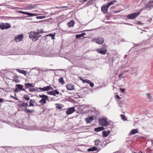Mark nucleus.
I'll use <instances>...</instances> for the list:
<instances>
[{
    "instance_id": "8",
    "label": "nucleus",
    "mask_w": 153,
    "mask_h": 153,
    "mask_svg": "<svg viewBox=\"0 0 153 153\" xmlns=\"http://www.w3.org/2000/svg\"><path fill=\"white\" fill-rule=\"evenodd\" d=\"M53 89V88L51 87L50 86H47L43 88L40 87L38 88V89L42 91H47L50 90H52Z\"/></svg>"
},
{
    "instance_id": "49",
    "label": "nucleus",
    "mask_w": 153,
    "mask_h": 153,
    "mask_svg": "<svg viewBox=\"0 0 153 153\" xmlns=\"http://www.w3.org/2000/svg\"><path fill=\"white\" fill-rule=\"evenodd\" d=\"M13 81H15L16 82H19V80L17 79H15L13 80Z\"/></svg>"
},
{
    "instance_id": "57",
    "label": "nucleus",
    "mask_w": 153,
    "mask_h": 153,
    "mask_svg": "<svg viewBox=\"0 0 153 153\" xmlns=\"http://www.w3.org/2000/svg\"><path fill=\"white\" fill-rule=\"evenodd\" d=\"M148 22L149 23H150L151 22H152V21H151L150 20H148Z\"/></svg>"
},
{
    "instance_id": "36",
    "label": "nucleus",
    "mask_w": 153,
    "mask_h": 153,
    "mask_svg": "<svg viewBox=\"0 0 153 153\" xmlns=\"http://www.w3.org/2000/svg\"><path fill=\"white\" fill-rule=\"evenodd\" d=\"M100 142V141L99 139L96 140L94 141V144L95 146H97L98 145Z\"/></svg>"
},
{
    "instance_id": "29",
    "label": "nucleus",
    "mask_w": 153,
    "mask_h": 153,
    "mask_svg": "<svg viewBox=\"0 0 153 153\" xmlns=\"http://www.w3.org/2000/svg\"><path fill=\"white\" fill-rule=\"evenodd\" d=\"M59 82L61 83L62 85H63L65 83L63 77L60 78L58 80Z\"/></svg>"
},
{
    "instance_id": "2",
    "label": "nucleus",
    "mask_w": 153,
    "mask_h": 153,
    "mask_svg": "<svg viewBox=\"0 0 153 153\" xmlns=\"http://www.w3.org/2000/svg\"><path fill=\"white\" fill-rule=\"evenodd\" d=\"M39 55L43 57H48L51 56V53L47 50H44L40 52Z\"/></svg>"
},
{
    "instance_id": "47",
    "label": "nucleus",
    "mask_w": 153,
    "mask_h": 153,
    "mask_svg": "<svg viewBox=\"0 0 153 153\" xmlns=\"http://www.w3.org/2000/svg\"><path fill=\"white\" fill-rule=\"evenodd\" d=\"M90 84V87H93L94 86V84L93 82H89V83Z\"/></svg>"
},
{
    "instance_id": "55",
    "label": "nucleus",
    "mask_w": 153,
    "mask_h": 153,
    "mask_svg": "<svg viewBox=\"0 0 153 153\" xmlns=\"http://www.w3.org/2000/svg\"><path fill=\"white\" fill-rule=\"evenodd\" d=\"M10 97H11L13 98V99H14V98H15V97H13V96H12V95H11V96H10Z\"/></svg>"
},
{
    "instance_id": "52",
    "label": "nucleus",
    "mask_w": 153,
    "mask_h": 153,
    "mask_svg": "<svg viewBox=\"0 0 153 153\" xmlns=\"http://www.w3.org/2000/svg\"><path fill=\"white\" fill-rule=\"evenodd\" d=\"M95 29H91V30H84V31H91L94 30Z\"/></svg>"
},
{
    "instance_id": "17",
    "label": "nucleus",
    "mask_w": 153,
    "mask_h": 153,
    "mask_svg": "<svg viewBox=\"0 0 153 153\" xmlns=\"http://www.w3.org/2000/svg\"><path fill=\"white\" fill-rule=\"evenodd\" d=\"M110 131H104L102 132V136L104 137H107L109 134Z\"/></svg>"
},
{
    "instance_id": "50",
    "label": "nucleus",
    "mask_w": 153,
    "mask_h": 153,
    "mask_svg": "<svg viewBox=\"0 0 153 153\" xmlns=\"http://www.w3.org/2000/svg\"><path fill=\"white\" fill-rule=\"evenodd\" d=\"M39 32H40V34L41 33H44V31L43 30V29H41L40 30Z\"/></svg>"
},
{
    "instance_id": "13",
    "label": "nucleus",
    "mask_w": 153,
    "mask_h": 153,
    "mask_svg": "<svg viewBox=\"0 0 153 153\" xmlns=\"http://www.w3.org/2000/svg\"><path fill=\"white\" fill-rule=\"evenodd\" d=\"M47 93L48 94L55 96L56 94H59V92L57 90H55L53 91L48 92H47Z\"/></svg>"
},
{
    "instance_id": "31",
    "label": "nucleus",
    "mask_w": 153,
    "mask_h": 153,
    "mask_svg": "<svg viewBox=\"0 0 153 153\" xmlns=\"http://www.w3.org/2000/svg\"><path fill=\"white\" fill-rule=\"evenodd\" d=\"M23 98L24 99L28 101L30 100L29 96L27 94H25L24 95Z\"/></svg>"
},
{
    "instance_id": "54",
    "label": "nucleus",
    "mask_w": 153,
    "mask_h": 153,
    "mask_svg": "<svg viewBox=\"0 0 153 153\" xmlns=\"http://www.w3.org/2000/svg\"><path fill=\"white\" fill-rule=\"evenodd\" d=\"M3 100V99L2 98H0V103L2 102Z\"/></svg>"
},
{
    "instance_id": "27",
    "label": "nucleus",
    "mask_w": 153,
    "mask_h": 153,
    "mask_svg": "<svg viewBox=\"0 0 153 153\" xmlns=\"http://www.w3.org/2000/svg\"><path fill=\"white\" fill-rule=\"evenodd\" d=\"M138 130L137 129H135L132 130L130 133L131 135H133L138 133Z\"/></svg>"
},
{
    "instance_id": "20",
    "label": "nucleus",
    "mask_w": 153,
    "mask_h": 153,
    "mask_svg": "<svg viewBox=\"0 0 153 153\" xmlns=\"http://www.w3.org/2000/svg\"><path fill=\"white\" fill-rule=\"evenodd\" d=\"M30 104L29 105V107L34 106V104H36L35 100H34L31 99L30 100Z\"/></svg>"
},
{
    "instance_id": "38",
    "label": "nucleus",
    "mask_w": 153,
    "mask_h": 153,
    "mask_svg": "<svg viewBox=\"0 0 153 153\" xmlns=\"http://www.w3.org/2000/svg\"><path fill=\"white\" fill-rule=\"evenodd\" d=\"M120 116L123 120L124 121L126 120L127 119L125 115L123 114H121Z\"/></svg>"
},
{
    "instance_id": "40",
    "label": "nucleus",
    "mask_w": 153,
    "mask_h": 153,
    "mask_svg": "<svg viewBox=\"0 0 153 153\" xmlns=\"http://www.w3.org/2000/svg\"><path fill=\"white\" fill-rule=\"evenodd\" d=\"M45 16H37L36 18L38 19H45Z\"/></svg>"
},
{
    "instance_id": "15",
    "label": "nucleus",
    "mask_w": 153,
    "mask_h": 153,
    "mask_svg": "<svg viewBox=\"0 0 153 153\" xmlns=\"http://www.w3.org/2000/svg\"><path fill=\"white\" fill-rule=\"evenodd\" d=\"M67 89L68 90H72L74 89V86L71 84H68L66 85Z\"/></svg>"
},
{
    "instance_id": "10",
    "label": "nucleus",
    "mask_w": 153,
    "mask_h": 153,
    "mask_svg": "<svg viewBox=\"0 0 153 153\" xmlns=\"http://www.w3.org/2000/svg\"><path fill=\"white\" fill-rule=\"evenodd\" d=\"M109 7L107 5L106 6L103 5L101 8V10L102 12L105 14H106L108 13V10Z\"/></svg>"
},
{
    "instance_id": "12",
    "label": "nucleus",
    "mask_w": 153,
    "mask_h": 153,
    "mask_svg": "<svg viewBox=\"0 0 153 153\" xmlns=\"http://www.w3.org/2000/svg\"><path fill=\"white\" fill-rule=\"evenodd\" d=\"M98 53L102 55H105L107 52V50L105 48H101L97 50Z\"/></svg>"
},
{
    "instance_id": "26",
    "label": "nucleus",
    "mask_w": 153,
    "mask_h": 153,
    "mask_svg": "<svg viewBox=\"0 0 153 153\" xmlns=\"http://www.w3.org/2000/svg\"><path fill=\"white\" fill-rule=\"evenodd\" d=\"M153 1H150L149 2L146 6V8H149L152 7H153V4H152V3Z\"/></svg>"
},
{
    "instance_id": "53",
    "label": "nucleus",
    "mask_w": 153,
    "mask_h": 153,
    "mask_svg": "<svg viewBox=\"0 0 153 153\" xmlns=\"http://www.w3.org/2000/svg\"><path fill=\"white\" fill-rule=\"evenodd\" d=\"M137 24L138 25H141L142 24V23L140 21H138L137 22Z\"/></svg>"
},
{
    "instance_id": "24",
    "label": "nucleus",
    "mask_w": 153,
    "mask_h": 153,
    "mask_svg": "<svg viewBox=\"0 0 153 153\" xmlns=\"http://www.w3.org/2000/svg\"><path fill=\"white\" fill-rule=\"evenodd\" d=\"M86 33H82L81 34H77L76 35V39H78L82 37H83L86 35Z\"/></svg>"
},
{
    "instance_id": "39",
    "label": "nucleus",
    "mask_w": 153,
    "mask_h": 153,
    "mask_svg": "<svg viewBox=\"0 0 153 153\" xmlns=\"http://www.w3.org/2000/svg\"><path fill=\"white\" fill-rule=\"evenodd\" d=\"M80 79L83 81V83L86 82L87 83H89L90 82V80H84L81 78H80Z\"/></svg>"
},
{
    "instance_id": "25",
    "label": "nucleus",
    "mask_w": 153,
    "mask_h": 153,
    "mask_svg": "<svg viewBox=\"0 0 153 153\" xmlns=\"http://www.w3.org/2000/svg\"><path fill=\"white\" fill-rule=\"evenodd\" d=\"M36 4H30L27 6V9L29 10H30L32 9H33L36 7Z\"/></svg>"
},
{
    "instance_id": "28",
    "label": "nucleus",
    "mask_w": 153,
    "mask_h": 153,
    "mask_svg": "<svg viewBox=\"0 0 153 153\" xmlns=\"http://www.w3.org/2000/svg\"><path fill=\"white\" fill-rule=\"evenodd\" d=\"M97 150V148L95 147H93L88 149L87 151L88 152H93Z\"/></svg>"
},
{
    "instance_id": "11",
    "label": "nucleus",
    "mask_w": 153,
    "mask_h": 153,
    "mask_svg": "<svg viewBox=\"0 0 153 153\" xmlns=\"http://www.w3.org/2000/svg\"><path fill=\"white\" fill-rule=\"evenodd\" d=\"M95 42L98 44H102L104 41V39L101 37H98L95 40Z\"/></svg>"
},
{
    "instance_id": "58",
    "label": "nucleus",
    "mask_w": 153,
    "mask_h": 153,
    "mask_svg": "<svg viewBox=\"0 0 153 153\" xmlns=\"http://www.w3.org/2000/svg\"><path fill=\"white\" fill-rule=\"evenodd\" d=\"M137 57V56H134L133 57V59H135Z\"/></svg>"
},
{
    "instance_id": "61",
    "label": "nucleus",
    "mask_w": 153,
    "mask_h": 153,
    "mask_svg": "<svg viewBox=\"0 0 153 153\" xmlns=\"http://www.w3.org/2000/svg\"><path fill=\"white\" fill-rule=\"evenodd\" d=\"M90 1H88V4H89V3H90Z\"/></svg>"
},
{
    "instance_id": "18",
    "label": "nucleus",
    "mask_w": 153,
    "mask_h": 153,
    "mask_svg": "<svg viewBox=\"0 0 153 153\" xmlns=\"http://www.w3.org/2000/svg\"><path fill=\"white\" fill-rule=\"evenodd\" d=\"M24 85L26 88H28L30 87H33L34 86L33 83H25Z\"/></svg>"
},
{
    "instance_id": "62",
    "label": "nucleus",
    "mask_w": 153,
    "mask_h": 153,
    "mask_svg": "<svg viewBox=\"0 0 153 153\" xmlns=\"http://www.w3.org/2000/svg\"><path fill=\"white\" fill-rule=\"evenodd\" d=\"M50 70L51 71H54V70L53 69H50Z\"/></svg>"
},
{
    "instance_id": "21",
    "label": "nucleus",
    "mask_w": 153,
    "mask_h": 153,
    "mask_svg": "<svg viewBox=\"0 0 153 153\" xmlns=\"http://www.w3.org/2000/svg\"><path fill=\"white\" fill-rule=\"evenodd\" d=\"M16 70L17 71L20 73L24 74L25 75H26V72L24 70H21L20 69H16Z\"/></svg>"
},
{
    "instance_id": "7",
    "label": "nucleus",
    "mask_w": 153,
    "mask_h": 153,
    "mask_svg": "<svg viewBox=\"0 0 153 153\" xmlns=\"http://www.w3.org/2000/svg\"><path fill=\"white\" fill-rule=\"evenodd\" d=\"M16 86H17L15 90L16 92L17 93L21 91H26L25 89L23 88V85L19 84H16Z\"/></svg>"
},
{
    "instance_id": "6",
    "label": "nucleus",
    "mask_w": 153,
    "mask_h": 153,
    "mask_svg": "<svg viewBox=\"0 0 153 153\" xmlns=\"http://www.w3.org/2000/svg\"><path fill=\"white\" fill-rule=\"evenodd\" d=\"M99 125L102 126H105L108 123L106 119L105 118H101L99 120Z\"/></svg>"
},
{
    "instance_id": "59",
    "label": "nucleus",
    "mask_w": 153,
    "mask_h": 153,
    "mask_svg": "<svg viewBox=\"0 0 153 153\" xmlns=\"http://www.w3.org/2000/svg\"><path fill=\"white\" fill-rule=\"evenodd\" d=\"M83 0V2H86V1H87L88 0Z\"/></svg>"
},
{
    "instance_id": "56",
    "label": "nucleus",
    "mask_w": 153,
    "mask_h": 153,
    "mask_svg": "<svg viewBox=\"0 0 153 153\" xmlns=\"http://www.w3.org/2000/svg\"><path fill=\"white\" fill-rule=\"evenodd\" d=\"M14 99H15V100H19V99H18V98L17 97H15Z\"/></svg>"
},
{
    "instance_id": "34",
    "label": "nucleus",
    "mask_w": 153,
    "mask_h": 153,
    "mask_svg": "<svg viewBox=\"0 0 153 153\" xmlns=\"http://www.w3.org/2000/svg\"><path fill=\"white\" fill-rule=\"evenodd\" d=\"M38 89V88H29V90L30 92L36 91Z\"/></svg>"
},
{
    "instance_id": "14",
    "label": "nucleus",
    "mask_w": 153,
    "mask_h": 153,
    "mask_svg": "<svg viewBox=\"0 0 153 153\" xmlns=\"http://www.w3.org/2000/svg\"><path fill=\"white\" fill-rule=\"evenodd\" d=\"M75 110L74 107L69 108L68 110L66 111V114L67 115L73 113Z\"/></svg>"
},
{
    "instance_id": "4",
    "label": "nucleus",
    "mask_w": 153,
    "mask_h": 153,
    "mask_svg": "<svg viewBox=\"0 0 153 153\" xmlns=\"http://www.w3.org/2000/svg\"><path fill=\"white\" fill-rule=\"evenodd\" d=\"M140 12L134 13L129 14L126 16V17L129 19L133 20L135 19L140 14Z\"/></svg>"
},
{
    "instance_id": "42",
    "label": "nucleus",
    "mask_w": 153,
    "mask_h": 153,
    "mask_svg": "<svg viewBox=\"0 0 153 153\" xmlns=\"http://www.w3.org/2000/svg\"><path fill=\"white\" fill-rule=\"evenodd\" d=\"M47 95H45L44 94H42V95H39V97L40 98H45Z\"/></svg>"
},
{
    "instance_id": "5",
    "label": "nucleus",
    "mask_w": 153,
    "mask_h": 153,
    "mask_svg": "<svg viewBox=\"0 0 153 153\" xmlns=\"http://www.w3.org/2000/svg\"><path fill=\"white\" fill-rule=\"evenodd\" d=\"M20 102H22L21 103H19L17 105L19 110L21 111L23 110L22 107L26 108L28 106V104L27 103H25L22 102V101H20Z\"/></svg>"
},
{
    "instance_id": "9",
    "label": "nucleus",
    "mask_w": 153,
    "mask_h": 153,
    "mask_svg": "<svg viewBox=\"0 0 153 153\" xmlns=\"http://www.w3.org/2000/svg\"><path fill=\"white\" fill-rule=\"evenodd\" d=\"M23 38V34L19 35L15 37L14 40L16 42H17L22 40Z\"/></svg>"
},
{
    "instance_id": "35",
    "label": "nucleus",
    "mask_w": 153,
    "mask_h": 153,
    "mask_svg": "<svg viewBox=\"0 0 153 153\" xmlns=\"http://www.w3.org/2000/svg\"><path fill=\"white\" fill-rule=\"evenodd\" d=\"M46 101H47L49 102L51 101H52L54 100H53V99L51 98H49L47 96H46L45 97Z\"/></svg>"
},
{
    "instance_id": "41",
    "label": "nucleus",
    "mask_w": 153,
    "mask_h": 153,
    "mask_svg": "<svg viewBox=\"0 0 153 153\" xmlns=\"http://www.w3.org/2000/svg\"><path fill=\"white\" fill-rule=\"evenodd\" d=\"M56 107L59 109H61L62 108L58 104H56Z\"/></svg>"
},
{
    "instance_id": "16",
    "label": "nucleus",
    "mask_w": 153,
    "mask_h": 153,
    "mask_svg": "<svg viewBox=\"0 0 153 153\" xmlns=\"http://www.w3.org/2000/svg\"><path fill=\"white\" fill-rule=\"evenodd\" d=\"M93 120V117H90L85 119V121L87 123H90Z\"/></svg>"
},
{
    "instance_id": "43",
    "label": "nucleus",
    "mask_w": 153,
    "mask_h": 153,
    "mask_svg": "<svg viewBox=\"0 0 153 153\" xmlns=\"http://www.w3.org/2000/svg\"><path fill=\"white\" fill-rule=\"evenodd\" d=\"M147 98L150 100H151L152 98L150 96V94L149 93L147 94Z\"/></svg>"
},
{
    "instance_id": "37",
    "label": "nucleus",
    "mask_w": 153,
    "mask_h": 153,
    "mask_svg": "<svg viewBox=\"0 0 153 153\" xmlns=\"http://www.w3.org/2000/svg\"><path fill=\"white\" fill-rule=\"evenodd\" d=\"M25 110L27 113H29L30 114L32 113L34 111V110H30L26 108L25 109Z\"/></svg>"
},
{
    "instance_id": "19",
    "label": "nucleus",
    "mask_w": 153,
    "mask_h": 153,
    "mask_svg": "<svg viewBox=\"0 0 153 153\" xmlns=\"http://www.w3.org/2000/svg\"><path fill=\"white\" fill-rule=\"evenodd\" d=\"M104 128L103 127H99L97 128H94V131L96 132H98L99 131L103 130Z\"/></svg>"
},
{
    "instance_id": "46",
    "label": "nucleus",
    "mask_w": 153,
    "mask_h": 153,
    "mask_svg": "<svg viewBox=\"0 0 153 153\" xmlns=\"http://www.w3.org/2000/svg\"><path fill=\"white\" fill-rule=\"evenodd\" d=\"M120 90L121 92L122 93H124L125 91V89L120 88Z\"/></svg>"
},
{
    "instance_id": "60",
    "label": "nucleus",
    "mask_w": 153,
    "mask_h": 153,
    "mask_svg": "<svg viewBox=\"0 0 153 153\" xmlns=\"http://www.w3.org/2000/svg\"><path fill=\"white\" fill-rule=\"evenodd\" d=\"M151 141L152 142V144L153 146V140H151Z\"/></svg>"
},
{
    "instance_id": "63",
    "label": "nucleus",
    "mask_w": 153,
    "mask_h": 153,
    "mask_svg": "<svg viewBox=\"0 0 153 153\" xmlns=\"http://www.w3.org/2000/svg\"><path fill=\"white\" fill-rule=\"evenodd\" d=\"M149 20H150V21H152V18H151L150 19H149Z\"/></svg>"
},
{
    "instance_id": "48",
    "label": "nucleus",
    "mask_w": 153,
    "mask_h": 153,
    "mask_svg": "<svg viewBox=\"0 0 153 153\" xmlns=\"http://www.w3.org/2000/svg\"><path fill=\"white\" fill-rule=\"evenodd\" d=\"M17 12H18V13H23V14H25L26 13V12H25L22 11H18Z\"/></svg>"
},
{
    "instance_id": "30",
    "label": "nucleus",
    "mask_w": 153,
    "mask_h": 153,
    "mask_svg": "<svg viewBox=\"0 0 153 153\" xmlns=\"http://www.w3.org/2000/svg\"><path fill=\"white\" fill-rule=\"evenodd\" d=\"M55 33L54 34H52V33H50L49 34L47 35L46 36H50L51 37V39L54 40L55 39Z\"/></svg>"
},
{
    "instance_id": "32",
    "label": "nucleus",
    "mask_w": 153,
    "mask_h": 153,
    "mask_svg": "<svg viewBox=\"0 0 153 153\" xmlns=\"http://www.w3.org/2000/svg\"><path fill=\"white\" fill-rule=\"evenodd\" d=\"M25 14H26L29 16H35L37 15V14H33L28 12H26Z\"/></svg>"
},
{
    "instance_id": "3",
    "label": "nucleus",
    "mask_w": 153,
    "mask_h": 153,
    "mask_svg": "<svg viewBox=\"0 0 153 153\" xmlns=\"http://www.w3.org/2000/svg\"><path fill=\"white\" fill-rule=\"evenodd\" d=\"M11 27V25L10 23H0V29L1 30L7 29Z\"/></svg>"
},
{
    "instance_id": "22",
    "label": "nucleus",
    "mask_w": 153,
    "mask_h": 153,
    "mask_svg": "<svg viewBox=\"0 0 153 153\" xmlns=\"http://www.w3.org/2000/svg\"><path fill=\"white\" fill-rule=\"evenodd\" d=\"M75 22L73 21H71L67 23V25L69 27H72L74 25Z\"/></svg>"
},
{
    "instance_id": "51",
    "label": "nucleus",
    "mask_w": 153,
    "mask_h": 153,
    "mask_svg": "<svg viewBox=\"0 0 153 153\" xmlns=\"http://www.w3.org/2000/svg\"><path fill=\"white\" fill-rule=\"evenodd\" d=\"M116 98L117 99H120V96L118 95H117L116 96Z\"/></svg>"
},
{
    "instance_id": "45",
    "label": "nucleus",
    "mask_w": 153,
    "mask_h": 153,
    "mask_svg": "<svg viewBox=\"0 0 153 153\" xmlns=\"http://www.w3.org/2000/svg\"><path fill=\"white\" fill-rule=\"evenodd\" d=\"M123 73H121L119 75V78L120 79H121V78H123Z\"/></svg>"
},
{
    "instance_id": "1",
    "label": "nucleus",
    "mask_w": 153,
    "mask_h": 153,
    "mask_svg": "<svg viewBox=\"0 0 153 153\" xmlns=\"http://www.w3.org/2000/svg\"><path fill=\"white\" fill-rule=\"evenodd\" d=\"M28 34L30 38L33 42L38 40L39 38L42 36L39 31L37 32L31 31Z\"/></svg>"
},
{
    "instance_id": "64",
    "label": "nucleus",
    "mask_w": 153,
    "mask_h": 153,
    "mask_svg": "<svg viewBox=\"0 0 153 153\" xmlns=\"http://www.w3.org/2000/svg\"><path fill=\"white\" fill-rule=\"evenodd\" d=\"M127 24L128 25H131V24H129V23H128Z\"/></svg>"
},
{
    "instance_id": "44",
    "label": "nucleus",
    "mask_w": 153,
    "mask_h": 153,
    "mask_svg": "<svg viewBox=\"0 0 153 153\" xmlns=\"http://www.w3.org/2000/svg\"><path fill=\"white\" fill-rule=\"evenodd\" d=\"M67 7H67V6H62V7H56V8H66Z\"/></svg>"
},
{
    "instance_id": "23",
    "label": "nucleus",
    "mask_w": 153,
    "mask_h": 153,
    "mask_svg": "<svg viewBox=\"0 0 153 153\" xmlns=\"http://www.w3.org/2000/svg\"><path fill=\"white\" fill-rule=\"evenodd\" d=\"M39 103H40L42 105L46 103V101L45 98H42L41 100L39 101Z\"/></svg>"
},
{
    "instance_id": "33",
    "label": "nucleus",
    "mask_w": 153,
    "mask_h": 153,
    "mask_svg": "<svg viewBox=\"0 0 153 153\" xmlns=\"http://www.w3.org/2000/svg\"><path fill=\"white\" fill-rule=\"evenodd\" d=\"M115 2H116V0L111 1L109 2L107 5L109 7L110 6L114 4Z\"/></svg>"
}]
</instances>
